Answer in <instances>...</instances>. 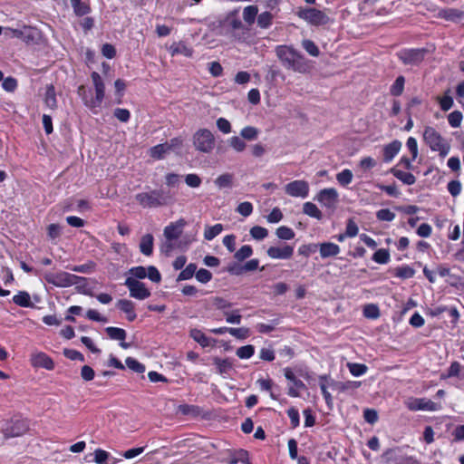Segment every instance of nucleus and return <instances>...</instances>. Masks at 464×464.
Listing matches in <instances>:
<instances>
[{
    "instance_id": "obj_30",
    "label": "nucleus",
    "mask_w": 464,
    "mask_h": 464,
    "mask_svg": "<svg viewBox=\"0 0 464 464\" xmlns=\"http://www.w3.org/2000/svg\"><path fill=\"white\" fill-rule=\"evenodd\" d=\"M105 331L112 340L124 341L127 335L126 331L119 327L109 326Z\"/></svg>"
},
{
    "instance_id": "obj_25",
    "label": "nucleus",
    "mask_w": 464,
    "mask_h": 464,
    "mask_svg": "<svg viewBox=\"0 0 464 464\" xmlns=\"http://www.w3.org/2000/svg\"><path fill=\"white\" fill-rule=\"evenodd\" d=\"M13 302L21 307H34L30 295L25 291H19L13 296Z\"/></svg>"
},
{
    "instance_id": "obj_45",
    "label": "nucleus",
    "mask_w": 464,
    "mask_h": 464,
    "mask_svg": "<svg viewBox=\"0 0 464 464\" xmlns=\"http://www.w3.org/2000/svg\"><path fill=\"white\" fill-rule=\"evenodd\" d=\"M254 353H255V347L251 344H247V345L241 346V347L237 348L236 354L240 359H249L250 357L253 356Z\"/></svg>"
},
{
    "instance_id": "obj_62",
    "label": "nucleus",
    "mask_w": 464,
    "mask_h": 464,
    "mask_svg": "<svg viewBox=\"0 0 464 464\" xmlns=\"http://www.w3.org/2000/svg\"><path fill=\"white\" fill-rule=\"evenodd\" d=\"M114 116L121 122L129 121L130 118V111L127 109L117 108L114 110Z\"/></svg>"
},
{
    "instance_id": "obj_20",
    "label": "nucleus",
    "mask_w": 464,
    "mask_h": 464,
    "mask_svg": "<svg viewBox=\"0 0 464 464\" xmlns=\"http://www.w3.org/2000/svg\"><path fill=\"white\" fill-rule=\"evenodd\" d=\"M334 381L331 379L328 375H322L319 377V386L321 389V392L323 393V396L325 400V402L328 406L332 407L333 405V397L331 393L328 392V388H330L328 382Z\"/></svg>"
},
{
    "instance_id": "obj_40",
    "label": "nucleus",
    "mask_w": 464,
    "mask_h": 464,
    "mask_svg": "<svg viewBox=\"0 0 464 464\" xmlns=\"http://www.w3.org/2000/svg\"><path fill=\"white\" fill-rule=\"evenodd\" d=\"M197 266L195 264H189L183 269L178 276V281L188 280L193 277L196 274Z\"/></svg>"
},
{
    "instance_id": "obj_46",
    "label": "nucleus",
    "mask_w": 464,
    "mask_h": 464,
    "mask_svg": "<svg viewBox=\"0 0 464 464\" xmlns=\"http://www.w3.org/2000/svg\"><path fill=\"white\" fill-rule=\"evenodd\" d=\"M125 362L128 368L135 372L142 373L145 372V366L132 357H128L125 360Z\"/></svg>"
},
{
    "instance_id": "obj_34",
    "label": "nucleus",
    "mask_w": 464,
    "mask_h": 464,
    "mask_svg": "<svg viewBox=\"0 0 464 464\" xmlns=\"http://www.w3.org/2000/svg\"><path fill=\"white\" fill-rule=\"evenodd\" d=\"M169 147L165 143L158 144L150 149V156L154 159L160 160L169 153Z\"/></svg>"
},
{
    "instance_id": "obj_5",
    "label": "nucleus",
    "mask_w": 464,
    "mask_h": 464,
    "mask_svg": "<svg viewBox=\"0 0 464 464\" xmlns=\"http://www.w3.org/2000/svg\"><path fill=\"white\" fill-rule=\"evenodd\" d=\"M185 225L186 221L183 218H180L176 222H171L164 228L163 234L166 241L161 246V250L163 252L169 254L175 248V240H177L182 234Z\"/></svg>"
},
{
    "instance_id": "obj_64",
    "label": "nucleus",
    "mask_w": 464,
    "mask_h": 464,
    "mask_svg": "<svg viewBox=\"0 0 464 464\" xmlns=\"http://www.w3.org/2000/svg\"><path fill=\"white\" fill-rule=\"evenodd\" d=\"M110 454L106 450H103L102 449H97L94 451V461L97 464H103L106 462V460L109 459Z\"/></svg>"
},
{
    "instance_id": "obj_31",
    "label": "nucleus",
    "mask_w": 464,
    "mask_h": 464,
    "mask_svg": "<svg viewBox=\"0 0 464 464\" xmlns=\"http://www.w3.org/2000/svg\"><path fill=\"white\" fill-rule=\"evenodd\" d=\"M232 183H233V175L230 173L222 174L215 179V185L218 188H231Z\"/></svg>"
},
{
    "instance_id": "obj_60",
    "label": "nucleus",
    "mask_w": 464,
    "mask_h": 464,
    "mask_svg": "<svg viewBox=\"0 0 464 464\" xmlns=\"http://www.w3.org/2000/svg\"><path fill=\"white\" fill-rule=\"evenodd\" d=\"M228 333L237 338V339H246L249 335V330L247 328H231L229 327Z\"/></svg>"
},
{
    "instance_id": "obj_16",
    "label": "nucleus",
    "mask_w": 464,
    "mask_h": 464,
    "mask_svg": "<svg viewBox=\"0 0 464 464\" xmlns=\"http://www.w3.org/2000/svg\"><path fill=\"white\" fill-rule=\"evenodd\" d=\"M318 250L322 258L336 256L341 249L337 244L332 242H323L318 244Z\"/></svg>"
},
{
    "instance_id": "obj_8",
    "label": "nucleus",
    "mask_w": 464,
    "mask_h": 464,
    "mask_svg": "<svg viewBox=\"0 0 464 464\" xmlns=\"http://www.w3.org/2000/svg\"><path fill=\"white\" fill-rule=\"evenodd\" d=\"M124 285L130 291V296L138 300H144L150 296V291L145 284L132 277H127Z\"/></svg>"
},
{
    "instance_id": "obj_54",
    "label": "nucleus",
    "mask_w": 464,
    "mask_h": 464,
    "mask_svg": "<svg viewBox=\"0 0 464 464\" xmlns=\"http://www.w3.org/2000/svg\"><path fill=\"white\" fill-rule=\"evenodd\" d=\"M237 212L244 217H248L253 212V205L248 201L240 203L237 208Z\"/></svg>"
},
{
    "instance_id": "obj_32",
    "label": "nucleus",
    "mask_w": 464,
    "mask_h": 464,
    "mask_svg": "<svg viewBox=\"0 0 464 464\" xmlns=\"http://www.w3.org/2000/svg\"><path fill=\"white\" fill-rule=\"evenodd\" d=\"M228 145L237 152H242L246 148V143L242 137L233 136L227 140Z\"/></svg>"
},
{
    "instance_id": "obj_10",
    "label": "nucleus",
    "mask_w": 464,
    "mask_h": 464,
    "mask_svg": "<svg viewBox=\"0 0 464 464\" xmlns=\"http://www.w3.org/2000/svg\"><path fill=\"white\" fill-rule=\"evenodd\" d=\"M339 194L334 188H324L318 192L315 199L327 208H334L338 203Z\"/></svg>"
},
{
    "instance_id": "obj_42",
    "label": "nucleus",
    "mask_w": 464,
    "mask_h": 464,
    "mask_svg": "<svg viewBox=\"0 0 464 464\" xmlns=\"http://www.w3.org/2000/svg\"><path fill=\"white\" fill-rule=\"evenodd\" d=\"M347 367L350 371V372L355 376H362L367 372V366L365 364L362 363H355V362H349L347 364Z\"/></svg>"
},
{
    "instance_id": "obj_7",
    "label": "nucleus",
    "mask_w": 464,
    "mask_h": 464,
    "mask_svg": "<svg viewBox=\"0 0 464 464\" xmlns=\"http://www.w3.org/2000/svg\"><path fill=\"white\" fill-rule=\"evenodd\" d=\"M193 144L197 150L209 153L215 147V137L208 129H199L193 135Z\"/></svg>"
},
{
    "instance_id": "obj_57",
    "label": "nucleus",
    "mask_w": 464,
    "mask_h": 464,
    "mask_svg": "<svg viewBox=\"0 0 464 464\" xmlns=\"http://www.w3.org/2000/svg\"><path fill=\"white\" fill-rule=\"evenodd\" d=\"M196 278L198 282L206 284L209 282L212 278V274L205 268H200L196 272Z\"/></svg>"
},
{
    "instance_id": "obj_11",
    "label": "nucleus",
    "mask_w": 464,
    "mask_h": 464,
    "mask_svg": "<svg viewBox=\"0 0 464 464\" xmlns=\"http://www.w3.org/2000/svg\"><path fill=\"white\" fill-rule=\"evenodd\" d=\"M299 16L312 24H324L327 16L320 10L308 8L299 13Z\"/></svg>"
},
{
    "instance_id": "obj_17",
    "label": "nucleus",
    "mask_w": 464,
    "mask_h": 464,
    "mask_svg": "<svg viewBox=\"0 0 464 464\" xmlns=\"http://www.w3.org/2000/svg\"><path fill=\"white\" fill-rule=\"evenodd\" d=\"M116 306L124 314H126V318L130 322H133L137 314L135 313V304L128 299H120L116 303Z\"/></svg>"
},
{
    "instance_id": "obj_53",
    "label": "nucleus",
    "mask_w": 464,
    "mask_h": 464,
    "mask_svg": "<svg viewBox=\"0 0 464 464\" xmlns=\"http://www.w3.org/2000/svg\"><path fill=\"white\" fill-rule=\"evenodd\" d=\"M2 87L5 91L12 92L17 88V81L14 77H6L3 79Z\"/></svg>"
},
{
    "instance_id": "obj_44",
    "label": "nucleus",
    "mask_w": 464,
    "mask_h": 464,
    "mask_svg": "<svg viewBox=\"0 0 464 464\" xmlns=\"http://www.w3.org/2000/svg\"><path fill=\"white\" fill-rule=\"evenodd\" d=\"M363 315L369 319H376L380 316V310L376 304H369L363 308Z\"/></svg>"
},
{
    "instance_id": "obj_37",
    "label": "nucleus",
    "mask_w": 464,
    "mask_h": 464,
    "mask_svg": "<svg viewBox=\"0 0 464 464\" xmlns=\"http://www.w3.org/2000/svg\"><path fill=\"white\" fill-rule=\"evenodd\" d=\"M253 254V249L249 245L242 246L234 255V257L238 261L242 262L245 259L250 257Z\"/></svg>"
},
{
    "instance_id": "obj_27",
    "label": "nucleus",
    "mask_w": 464,
    "mask_h": 464,
    "mask_svg": "<svg viewBox=\"0 0 464 464\" xmlns=\"http://www.w3.org/2000/svg\"><path fill=\"white\" fill-rule=\"evenodd\" d=\"M73 12L78 16H83L91 12L90 6L82 0H70Z\"/></svg>"
},
{
    "instance_id": "obj_12",
    "label": "nucleus",
    "mask_w": 464,
    "mask_h": 464,
    "mask_svg": "<svg viewBox=\"0 0 464 464\" xmlns=\"http://www.w3.org/2000/svg\"><path fill=\"white\" fill-rule=\"evenodd\" d=\"M28 430V424L25 420L15 419L5 429L4 433L6 438L21 436Z\"/></svg>"
},
{
    "instance_id": "obj_49",
    "label": "nucleus",
    "mask_w": 464,
    "mask_h": 464,
    "mask_svg": "<svg viewBox=\"0 0 464 464\" xmlns=\"http://www.w3.org/2000/svg\"><path fill=\"white\" fill-rule=\"evenodd\" d=\"M130 277H132L136 280L143 279L147 277V268L141 266L131 267L129 270Z\"/></svg>"
},
{
    "instance_id": "obj_41",
    "label": "nucleus",
    "mask_w": 464,
    "mask_h": 464,
    "mask_svg": "<svg viewBox=\"0 0 464 464\" xmlns=\"http://www.w3.org/2000/svg\"><path fill=\"white\" fill-rule=\"evenodd\" d=\"M258 130L252 126H246L243 128L240 131V136L247 140H255L258 136Z\"/></svg>"
},
{
    "instance_id": "obj_63",
    "label": "nucleus",
    "mask_w": 464,
    "mask_h": 464,
    "mask_svg": "<svg viewBox=\"0 0 464 464\" xmlns=\"http://www.w3.org/2000/svg\"><path fill=\"white\" fill-rule=\"evenodd\" d=\"M432 228L427 223H421L416 229V234L420 237H429L431 235Z\"/></svg>"
},
{
    "instance_id": "obj_21",
    "label": "nucleus",
    "mask_w": 464,
    "mask_h": 464,
    "mask_svg": "<svg viewBox=\"0 0 464 464\" xmlns=\"http://www.w3.org/2000/svg\"><path fill=\"white\" fill-rule=\"evenodd\" d=\"M401 143L398 140L392 141L383 149V159L385 161H391L400 151Z\"/></svg>"
},
{
    "instance_id": "obj_19",
    "label": "nucleus",
    "mask_w": 464,
    "mask_h": 464,
    "mask_svg": "<svg viewBox=\"0 0 464 464\" xmlns=\"http://www.w3.org/2000/svg\"><path fill=\"white\" fill-rule=\"evenodd\" d=\"M169 50L171 56L182 54L186 57H191L193 54V50L183 42L173 43Z\"/></svg>"
},
{
    "instance_id": "obj_61",
    "label": "nucleus",
    "mask_w": 464,
    "mask_h": 464,
    "mask_svg": "<svg viewBox=\"0 0 464 464\" xmlns=\"http://www.w3.org/2000/svg\"><path fill=\"white\" fill-rule=\"evenodd\" d=\"M376 217L379 220H382V221H392L394 219L395 215L390 209L382 208V209H380L379 211H377Z\"/></svg>"
},
{
    "instance_id": "obj_23",
    "label": "nucleus",
    "mask_w": 464,
    "mask_h": 464,
    "mask_svg": "<svg viewBox=\"0 0 464 464\" xmlns=\"http://www.w3.org/2000/svg\"><path fill=\"white\" fill-rule=\"evenodd\" d=\"M153 236L151 234L144 235L140 242V252L149 256L153 252Z\"/></svg>"
},
{
    "instance_id": "obj_18",
    "label": "nucleus",
    "mask_w": 464,
    "mask_h": 464,
    "mask_svg": "<svg viewBox=\"0 0 464 464\" xmlns=\"http://www.w3.org/2000/svg\"><path fill=\"white\" fill-rule=\"evenodd\" d=\"M328 384L330 388L334 391H338L339 392H343L348 390H355L360 387L361 382L357 381H349L345 382H336V381H329Z\"/></svg>"
},
{
    "instance_id": "obj_29",
    "label": "nucleus",
    "mask_w": 464,
    "mask_h": 464,
    "mask_svg": "<svg viewBox=\"0 0 464 464\" xmlns=\"http://www.w3.org/2000/svg\"><path fill=\"white\" fill-rule=\"evenodd\" d=\"M213 361L216 365L217 372L219 374L227 373L232 368V363L228 359H220L216 357Z\"/></svg>"
},
{
    "instance_id": "obj_39",
    "label": "nucleus",
    "mask_w": 464,
    "mask_h": 464,
    "mask_svg": "<svg viewBox=\"0 0 464 464\" xmlns=\"http://www.w3.org/2000/svg\"><path fill=\"white\" fill-rule=\"evenodd\" d=\"M258 9L256 5H248L244 8L243 19L247 24H253L257 14Z\"/></svg>"
},
{
    "instance_id": "obj_38",
    "label": "nucleus",
    "mask_w": 464,
    "mask_h": 464,
    "mask_svg": "<svg viewBox=\"0 0 464 464\" xmlns=\"http://www.w3.org/2000/svg\"><path fill=\"white\" fill-rule=\"evenodd\" d=\"M276 234L278 238L283 240H291L295 236V231L292 228L285 226H281L277 227Z\"/></svg>"
},
{
    "instance_id": "obj_26",
    "label": "nucleus",
    "mask_w": 464,
    "mask_h": 464,
    "mask_svg": "<svg viewBox=\"0 0 464 464\" xmlns=\"http://www.w3.org/2000/svg\"><path fill=\"white\" fill-rule=\"evenodd\" d=\"M44 104L50 108L51 110H54L57 107V100L54 87L50 84L46 87L45 95H44Z\"/></svg>"
},
{
    "instance_id": "obj_55",
    "label": "nucleus",
    "mask_w": 464,
    "mask_h": 464,
    "mask_svg": "<svg viewBox=\"0 0 464 464\" xmlns=\"http://www.w3.org/2000/svg\"><path fill=\"white\" fill-rule=\"evenodd\" d=\"M283 219V213L279 208H274L269 215L266 216L268 223H278Z\"/></svg>"
},
{
    "instance_id": "obj_52",
    "label": "nucleus",
    "mask_w": 464,
    "mask_h": 464,
    "mask_svg": "<svg viewBox=\"0 0 464 464\" xmlns=\"http://www.w3.org/2000/svg\"><path fill=\"white\" fill-rule=\"evenodd\" d=\"M389 258V253L385 249L377 250L372 256V260L378 264H386Z\"/></svg>"
},
{
    "instance_id": "obj_36",
    "label": "nucleus",
    "mask_w": 464,
    "mask_h": 464,
    "mask_svg": "<svg viewBox=\"0 0 464 464\" xmlns=\"http://www.w3.org/2000/svg\"><path fill=\"white\" fill-rule=\"evenodd\" d=\"M426 53L425 49H411L408 51V63H417L422 61Z\"/></svg>"
},
{
    "instance_id": "obj_28",
    "label": "nucleus",
    "mask_w": 464,
    "mask_h": 464,
    "mask_svg": "<svg viewBox=\"0 0 464 464\" xmlns=\"http://www.w3.org/2000/svg\"><path fill=\"white\" fill-rule=\"evenodd\" d=\"M303 212L311 217L314 218L318 220L322 219V212L319 210V208L316 207L315 204L312 202H305L303 206Z\"/></svg>"
},
{
    "instance_id": "obj_43",
    "label": "nucleus",
    "mask_w": 464,
    "mask_h": 464,
    "mask_svg": "<svg viewBox=\"0 0 464 464\" xmlns=\"http://www.w3.org/2000/svg\"><path fill=\"white\" fill-rule=\"evenodd\" d=\"M250 236L256 240H263L268 236V230L260 226L251 227Z\"/></svg>"
},
{
    "instance_id": "obj_2",
    "label": "nucleus",
    "mask_w": 464,
    "mask_h": 464,
    "mask_svg": "<svg viewBox=\"0 0 464 464\" xmlns=\"http://www.w3.org/2000/svg\"><path fill=\"white\" fill-rule=\"evenodd\" d=\"M135 199L144 208H155L170 203L172 196L169 190L160 188L138 193Z\"/></svg>"
},
{
    "instance_id": "obj_22",
    "label": "nucleus",
    "mask_w": 464,
    "mask_h": 464,
    "mask_svg": "<svg viewBox=\"0 0 464 464\" xmlns=\"http://www.w3.org/2000/svg\"><path fill=\"white\" fill-rule=\"evenodd\" d=\"M190 337L202 347H208L212 345V341L201 330L191 329L189 333Z\"/></svg>"
},
{
    "instance_id": "obj_1",
    "label": "nucleus",
    "mask_w": 464,
    "mask_h": 464,
    "mask_svg": "<svg viewBox=\"0 0 464 464\" xmlns=\"http://www.w3.org/2000/svg\"><path fill=\"white\" fill-rule=\"evenodd\" d=\"M276 53L283 66L299 73H305L309 70L308 61L295 49L286 45L276 48Z\"/></svg>"
},
{
    "instance_id": "obj_59",
    "label": "nucleus",
    "mask_w": 464,
    "mask_h": 464,
    "mask_svg": "<svg viewBox=\"0 0 464 464\" xmlns=\"http://www.w3.org/2000/svg\"><path fill=\"white\" fill-rule=\"evenodd\" d=\"M226 321L228 324H239L241 323V314H239V310H235L232 313L225 312Z\"/></svg>"
},
{
    "instance_id": "obj_4",
    "label": "nucleus",
    "mask_w": 464,
    "mask_h": 464,
    "mask_svg": "<svg viewBox=\"0 0 464 464\" xmlns=\"http://www.w3.org/2000/svg\"><path fill=\"white\" fill-rule=\"evenodd\" d=\"M423 139L430 150L438 151L440 157L444 158L449 154L450 150V144L434 128L427 127L423 133Z\"/></svg>"
},
{
    "instance_id": "obj_6",
    "label": "nucleus",
    "mask_w": 464,
    "mask_h": 464,
    "mask_svg": "<svg viewBox=\"0 0 464 464\" xmlns=\"http://www.w3.org/2000/svg\"><path fill=\"white\" fill-rule=\"evenodd\" d=\"M44 279L47 283L53 285L57 287H68L84 281V277H81L67 272H49L44 275Z\"/></svg>"
},
{
    "instance_id": "obj_24",
    "label": "nucleus",
    "mask_w": 464,
    "mask_h": 464,
    "mask_svg": "<svg viewBox=\"0 0 464 464\" xmlns=\"http://www.w3.org/2000/svg\"><path fill=\"white\" fill-rule=\"evenodd\" d=\"M384 458L389 464H403L404 462L402 450L400 449H392L386 451Z\"/></svg>"
},
{
    "instance_id": "obj_47",
    "label": "nucleus",
    "mask_w": 464,
    "mask_h": 464,
    "mask_svg": "<svg viewBox=\"0 0 464 464\" xmlns=\"http://www.w3.org/2000/svg\"><path fill=\"white\" fill-rule=\"evenodd\" d=\"M404 77L399 76L391 87V93L394 96L401 95L404 89Z\"/></svg>"
},
{
    "instance_id": "obj_48",
    "label": "nucleus",
    "mask_w": 464,
    "mask_h": 464,
    "mask_svg": "<svg viewBox=\"0 0 464 464\" xmlns=\"http://www.w3.org/2000/svg\"><path fill=\"white\" fill-rule=\"evenodd\" d=\"M462 118V113L459 111H454L449 114L448 121L451 127L458 128L461 124Z\"/></svg>"
},
{
    "instance_id": "obj_13",
    "label": "nucleus",
    "mask_w": 464,
    "mask_h": 464,
    "mask_svg": "<svg viewBox=\"0 0 464 464\" xmlns=\"http://www.w3.org/2000/svg\"><path fill=\"white\" fill-rule=\"evenodd\" d=\"M30 361L31 364L36 368H44L48 371H52L54 368V362L53 359L42 352L32 353Z\"/></svg>"
},
{
    "instance_id": "obj_51",
    "label": "nucleus",
    "mask_w": 464,
    "mask_h": 464,
    "mask_svg": "<svg viewBox=\"0 0 464 464\" xmlns=\"http://www.w3.org/2000/svg\"><path fill=\"white\" fill-rule=\"evenodd\" d=\"M318 250V244H304L299 246L298 253L304 256H309Z\"/></svg>"
},
{
    "instance_id": "obj_56",
    "label": "nucleus",
    "mask_w": 464,
    "mask_h": 464,
    "mask_svg": "<svg viewBox=\"0 0 464 464\" xmlns=\"http://www.w3.org/2000/svg\"><path fill=\"white\" fill-rule=\"evenodd\" d=\"M272 15L268 12H264L257 17V24L261 28H267L271 24Z\"/></svg>"
},
{
    "instance_id": "obj_58",
    "label": "nucleus",
    "mask_w": 464,
    "mask_h": 464,
    "mask_svg": "<svg viewBox=\"0 0 464 464\" xmlns=\"http://www.w3.org/2000/svg\"><path fill=\"white\" fill-rule=\"evenodd\" d=\"M147 277L153 283H160L161 281L160 271L153 266H150L147 268Z\"/></svg>"
},
{
    "instance_id": "obj_50",
    "label": "nucleus",
    "mask_w": 464,
    "mask_h": 464,
    "mask_svg": "<svg viewBox=\"0 0 464 464\" xmlns=\"http://www.w3.org/2000/svg\"><path fill=\"white\" fill-rule=\"evenodd\" d=\"M304 49L312 56L317 57L320 53L316 44L311 40H304L302 43Z\"/></svg>"
},
{
    "instance_id": "obj_15",
    "label": "nucleus",
    "mask_w": 464,
    "mask_h": 464,
    "mask_svg": "<svg viewBox=\"0 0 464 464\" xmlns=\"http://www.w3.org/2000/svg\"><path fill=\"white\" fill-rule=\"evenodd\" d=\"M266 254L273 259H289L294 254V246L284 245L282 246H270L266 250Z\"/></svg>"
},
{
    "instance_id": "obj_14",
    "label": "nucleus",
    "mask_w": 464,
    "mask_h": 464,
    "mask_svg": "<svg viewBox=\"0 0 464 464\" xmlns=\"http://www.w3.org/2000/svg\"><path fill=\"white\" fill-rule=\"evenodd\" d=\"M408 408L414 411H436L440 409V405L430 399L420 398L408 403Z\"/></svg>"
},
{
    "instance_id": "obj_33",
    "label": "nucleus",
    "mask_w": 464,
    "mask_h": 464,
    "mask_svg": "<svg viewBox=\"0 0 464 464\" xmlns=\"http://www.w3.org/2000/svg\"><path fill=\"white\" fill-rule=\"evenodd\" d=\"M223 231V226L221 224H216L212 227H206L204 232V238L208 241L214 239Z\"/></svg>"
},
{
    "instance_id": "obj_9",
    "label": "nucleus",
    "mask_w": 464,
    "mask_h": 464,
    "mask_svg": "<svg viewBox=\"0 0 464 464\" xmlns=\"http://www.w3.org/2000/svg\"><path fill=\"white\" fill-rule=\"evenodd\" d=\"M285 191L291 197L305 198L309 194V184L302 179L294 180L285 185Z\"/></svg>"
},
{
    "instance_id": "obj_3",
    "label": "nucleus",
    "mask_w": 464,
    "mask_h": 464,
    "mask_svg": "<svg viewBox=\"0 0 464 464\" xmlns=\"http://www.w3.org/2000/svg\"><path fill=\"white\" fill-rule=\"evenodd\" d=\"M91 76L95 89V97L88 98L85 95L84 86L79 87L78 94L82 96L84 105L88 107L93 113H97L105 96V85L98 72H93Z\"/></svg>"
},
{
    "instance_id": "obj_35",
    "label": "nucleus",
    "mask_w": 464,
    "mask_h": 464,
    "mask_svg": "<svg viewBox=\"0 0 464 464\" xmlns=\"http://www.w3.org/2000/svg\"><path fill=\"white\" fill-rule=\"evenodd\" d=\"M353 177V172L350 169H345L341 172L337 173L336 180L341 186L346 187L352 182Z\"/></svg>"
}]
</instances>
